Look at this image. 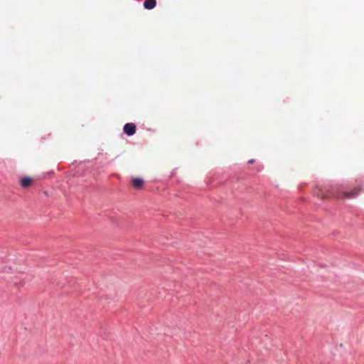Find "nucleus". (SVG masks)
Segmentation results:
<instances>
[{"instance_id":"39448f33","label":"nucleus","mask_w":364,"mask_h":364,"mask_svg":"<svg viewBox=\"0 0 364 364\" xmlns=\"http://www.w3.org/2000/svg\"><path fill=\"white\" fill-rule=\"evenodd\" d=\"M32 181L31 178L24 177L21 180V186L23 188H28L31 185Z\"/></svg>"},{"instance_id":"20e7f679","label":"nucleus","mask_w":364,"mask_h":364,"mask_svg":"<svg viewBox=\"0 0 364 364\" xmlns=\"http://www.w3.org/2000/svg\"><path fill=\"white\" fill-rule=\"evenodd\" d=\"M156 5V0H146L144 3V6L146 9H152Z\"/></svg>"},{"instance_id":"423d86ee","label":"nucleus","mask_w":364,"mask_h":364,"mask_svg":"<svg viewBox=\"0 0 364 364\" xmlns=\"http://www.w3.org/2000/svg\"><path fill=\"white\" fill-rule=\"evenodd\" d=\"M254 162H255V159H250V160L248 161V163H249V164H253Z\"/></svg>"},{"instance_id":"f257e3e1","label":"nucleus","mask_w":364,"mask_h":364,"mask_svg":"<svg viewBox=\"0 0 364 364\" xmlns=\"http://www.w3.org/2000/svg\"><path fill=\"white\" fill-rule=\"evenodd\" d=\"M360 189L359 188H355L351 191L349 192H343L341 193L338 188L337 187H331L328 190H321L318 189L315 192V194L321 199H329L331 198H341L343 196H345L348 198H355L360 193Z\"/></svg>"},{"instance_id":"f03ea898","label":"nucleus","mask_w":364,"mask_h":364,"mask_svg":"<svg viewBox=\"0 0 364 364\" xmlns=\"http://www.w3.org/2000/svg\"><path fill=\"white\" fill-rule=\"evenodd\" d=\"M124 132L128 136H132L136 132V126L133 123H127L123 128Z\"/></svg>"},{"instance_id":"7ed1b4c3","label":"nucleus","mask_w":364,"mask_h":364,"mask_svg":"<svg viewBox=\"0 0 364 364\" xmlns=\"http://www.w3.org/2000/svg\"><path fill=\"white\" fill-rule=\"evenodd\" d=\"M132 185L134 188L139 189L144 185V181L140 178H134L132 181Z\"/></svg>"}]
</instances>
